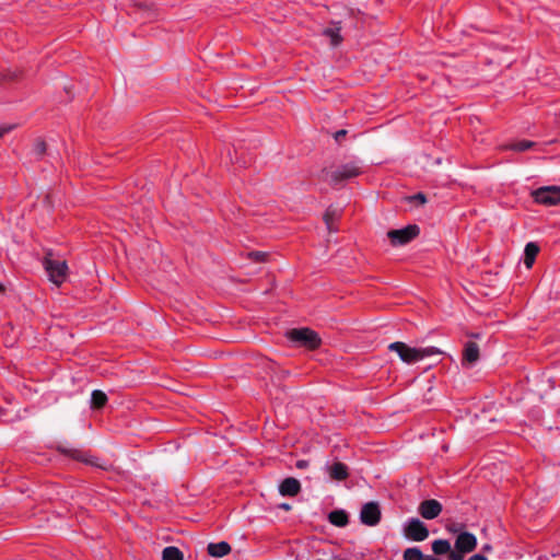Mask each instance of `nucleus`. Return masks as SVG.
I'll return each instance as SVG.
<instances>
[{
	"label": "nucleus",
	"mask_w": 560,
	"mask_h": 560,
	"mask_svg": "<svg viewBox=\"0 0 560 560\" xmlns=\"http://www.w3.org/2000/svg\"><path fill=\"white\" fill-rule=\"evenodd\" d=\"M431 548H432L433 553L436 556L447 555V557H448L453 552L451 542L446 539L433 540L431 544Z\"/></svg>",
	"instance_id": "nucleus-15"
},
{
	"label": "nucleus",
	"mask_w": 560,
	"mask_h": 560,
	"mask_svg": "<svg viewBox=\"0 0 560 560\" xmlns=\"http://www.w3.org/2000/svg\"><path fill=\"white\" fill-rule=\"evenodd\" d=\"M534 200L542 206H560V186L540 187L532 192Z\"/></svg>",
	"instance_id": "nucleus-6"
},
{
	"label": "nucleus",
	"mask_w": 560,
	"mask_h": 560,
	"mask_svg": "<svg viewBox=\"0 0 560 560\" xmlns=\"http://www.w3.org/2000/svg\"><path fill=\"white\" fill-rule=\"evenodd\" d=\"M301 491V483L295 478H285L280 485H279V492L283 497H294Z\"/></svg>",
	"instance_id": "nucleus-12"
},
{
	"label": "nucleus",
	"mask_w": 560,
	"mask_h": 560,
	"mask_svg": "<svg viewBox=\"0 0 560 560\" xmlns=\"http://www.w3.org/2000/svg\"><path fill=\"white\" fill-rule=\"evenodd\" d=\"M424 556L418 547L407 548L404 551V560H423Z\"/></svg>",
	"instance_id": "nucleus-21"
},
{
	"label": "nucleus",
	"mask_w": 560,
	"mask_h": 560,
	"mask_svg": "<svg viewBox=\"0 0 560 560\" xmlns=\"http://www.w3.org/2000/svg\"><path fill=\"white\" fill-rule=\"evenodd\" d=\"M419 234L417 225H408L400 230H392L387 233L394 246H401L412 241Z\"/></svg>",
	"instance_id": "nucleus-8"
},
{
	"label": "nucleus",
	"mask_w": 560,
	"mask_h": 560,
	"mask_svg": "<svg viewBox=\"0 0 560 560\" xmlns=\"http://www.w3.org/2000/svg\"><path fill=\"white\" fill-rule=\"evenodd\" d=\"M267 254L262 252H253L248 254V257L254 261H264L266 259Z\"/></svg>",
	"instance_id": "nucleus-23"
},
{
	"label": "nucleus",
	"mask_w": 560,
	"mask_h": 560,
	"mask_svg": "<svg viewBox=\"0 0 560 560\" xmlns=\"http://www.w3.org/2000/svg\"><path fill=\"white\" fill-rule=\"evenodd\" d=\"M482 551H485V552H491V551H492V547H491V545H489V544L483 545V546H482Z\"/></svg>",
	"instance_id": "nucleus-31"
},
{
	"label": "nucleus",
	"mask_w": 560,
	"mask_h": 560,
	"mask_svg": "<svg viewBox=\"0 0 560 560\" xmlns=\"http://www.w3.org/2000/svg\"><path fill=\"white\" fill-rule=\"evenodd\" d=\"M329 522L339 527H343L348 524V515L342 510H336L329 513L328 515Z\"/></svg>",
	"instance_id": "nucleus-17"
},
{
	"label": "nucleus",
	"mask_w": 560,
	"mask_h": 560,
	"mask_svg": "<svg viewBox=\"0 0 560 560\" xmlns=\"http://www.w3.org/2000/svg\"><path fill=\"white\" fill-rule=\"evenodd\" d=\"M325 471L330 479L337 481L345 480L348 477V467L340 462L327 464L325 466Z\"/></svg>",
	"instance_id": "nucleus-11"
},
{
	"label": "nucleus",
	"mask_w": 560,
	"mask_h": 560,
	"mask_svg": "<svg viewBox=\"0 0 560 560\" xmlns=\"http://www.w3.org/2000/svg\"><path fill=\"white\" fill-rule=\"evenodd\" d=\"M534 145H535V143L533 141L521 140V141H517V142L509 144L506 147V149H511V150H514V151L522 152V151H526V150L533 148Z\"/></svg>",
	"instance_id": "nucleus-22"
},
{
	"label": "nucleus",
	"mask_w": 560,
	"mask_h": 560,
	"mask_svg": "<svg viewBox=\"0 0 560 560\" xmlns=\"http://www.w3.org/2000/svg\"><path fill=\"white\" fill-rule=\"evenodd\" d=\"M404 536L412 541H423L429 537V529L418 518L408 520L402 526Z\"/></svg>",
	"instance_id": "nucleus-7"
},
{
	"label": "nucleus",
	"mask_w": 560,
	"mask_h": 560,
	"mask_svg": "<svg viewBox=\"0 0 560 560\" xmlns=\"http://www.w3.org/2000/svg\"><path fill=\"white\" fill-rule=\"evenodd\" d=\"M360 520L364 525L375 526L381 520V511L375 502H369L363 505Z\"/></svg>",
	"instance_id": "nucleus-9"
},
{
	"label": "nucleus",
	"mask_w": 560,
	"mask_h": 560,
	"mask_svg": "<svg viewBox=\"0 0 560 560\" xmlns=\"http://www.w3.org/2000/svg\"><path fill=\"white\" fill-rule=\"evenodd\" d=\"M14 125L12 124H3V125H0V138H2L5 133L10 132L11 130L14 129Z\"/></svg>",
	"instance_id": "nucleus-25"
},
{
	"label": "nucleus",
	"mask_w": 560,
	"mask_h": 560,
	"mask_svg": "<svg viewBox=\"0 0 560 560\" xmlns=\"http://www.w3.org/2000/svg\"><path fill=\"white\" fill-rule=\"evenodd\" d=\"M231 552V546L225 541L211 542L208 545V553L211 557H223Z\"/></svg>",
	"instance_id": "nucleus-14"
},
{
	"label": "nucleus",
	"mask_w": 560,
	"mask_h": 560,
	"mask_svg": "<svg viewBox=\"0 0 560 560\" xmlns=\"http://www.w3.org/2000/svg\"><path fill=\"white\" fill-rule=\"evenodd\" d=\"M360 174V167L354 163H348L338 166L334 170L325 172L324 179L330 184H337L339 182L350 179Z\"/></svg>",
	"instance_id": "nucleus-5"
},
{
	"label": "nucleus",
	"mask_w": 560,
	"mask_h": 560,
	"mask_svg": "<svg viewBox=\"0 0 560 560\" xmlns=\"http://www.w3.org/2000/svg\"><path fill=\"white\" fill-rule=\"evenodd\" d=\"M332 215H334L332 212L329 210L324 215V220L327 224L328 230H331Z\"/></svg>",
	"instance_id": "nucleus-26"
},
{
	"label": "nucleus",
	"mask_w": 560,
	"mask_h": 560,
	"mask_svg": "<svg viewBox=\"0 0 560 560\" xmlns=\"http://www.w3.org/2000/svg\"><path fill=\"white\" fill-rule=\"evenodd\" d=\"M423 560H439V559L433 556H424Z\"/></svg>",
	"instance_id": "nucleus-33"
},
{
	"label": "nucleus",
	"mask_w": 560,
	"mask_h": 560,
	"mask_svg": "<svg viewBox=\"0 0 560 560\" xmlns=\"http://www.w3.org/2000/svg\"><path fill=\"white\" fill-rule=\"evenodd\" d=\"M346 133H347V131L342 129V130L337 131L334 137L337 141H339L342 137L346 136Z\"/></svg>",
	"instance_id": "nucleus-28"
},
{
	"label": "nucleus",
	"mask_w": 560,
	"mask_h": 560,
	"mask_svg": "<svg viewBox=\"0 0 560 560\" xmlns=\"http://www.w3.org/2000/svg\"><path fill=\"white\" fill-rule=\"evenodd\" d=\"M477 537L469 532L458 533L455 537L454 549L447 560H464L467 553L472 552L477 547Z\"/></svg>",
	"instance_id": "nucleus-3"
},
{
	"label": "nucleus",
	"mask_w": 560,
	"mask_h": 560,
	"mask_svg": "<svg viewBox=\"0 0 560 560\" xmlns=\"http://www.w3.org/2000/svg\"><path fill=\"white\" fill-rule=\"evenodd\" d=\"M468 560H488V559L485 556L477 553V555L471 556Z\"/></svg>",
	"instance_id": "nucleus-30"
},
{
	"label": "nucleus",
	"mask_w": 560,
	"mask_h": 560,
	"mask_svg": "<svg viewBox=\"0 0 560 560\" xmlns=\"http://www.w3.org/2000/svg\"><path fill=\"white\" fill-rule=\"evenodd\" d=\"M280 508L285 510V511H289L291 509V505L288 504V503H282V504H280Z\"/></svg>",
	"instance_id": "nucleus-32"
},
{
	"label": "nucleus",
	"mask_w": 560,
	"mask_h": 560,
	"mask_svg": "<svg viewBox=\"0 0 560 560\" xmlns=\"http://www.w3.org/2000/svg\"><path fill=\"white\" fill-rule=\"evenodd\" d=\"M524 252H525L524 264L529 269L533 267L535 258L539 252V247L535 243H527Z\"/></svg>",
	"instance_id": "nucleus-16"
},
{
	"label": "nucleus",
	"mask_w": 560,
	"mask_h": 560,
	"mask_svg": "<svg viewBox=\"0 0 560 560\" xmlns=\"http://www.w3.org/2000/svg\"><path fill=\"white\" fill-rule=\"evenodd\" d=\"M163 560H183V552L176 547H166L162 551Z\"/></svg>",
	"instance_id": "nucleus-19"
},
{
	"label": "nucleus",
	"mask_w": 560,
	"mask_h": 560,
	"mask_svg": "<svg viewBox=\"0 0 560 560\" xmlns=\"http://www.w3.org/2000/svg\"><path fill=\"white\" fill-rule=\"evenodd\" d=\"M340 30H341L340 26L335 25V26L328 27L324 31V35L329 37L330 44L332 46H338L342 40V37L340 35Z\"/></svg>",
	"instance_id": "nucleus-18"
},
{
	"label": "nucleus",
	"mask_w": 560,
	"mask_h": 560,
	"mask_svg": "<svg viewBox=\"0 0 560 560\" xmlns=\"http://www.w3.org/2000/svg\"><path fill=\"white\" fill-rule=\"evenodd\" d=\"M388 350L395 352L406 364H413L424 360L425 358L442 353V351L436 347L417 348L401 341L392 342L388 346Z\"/></svg>",
	"instance_id": "nucleus-1"
},
{
	"label": "nucleus",
	"mask_w": 560,
	"mask_h": 560,
	"mask_svg": "<svg viewBox=\"0 0 560 560\" xmlns=\"http://www.w3.org/2000/svg\"><path fill=\"white\" fill-rule=\"evenodd\" d=\"M413 199L418 200L420 203H425L427 199H425V196L422 195V194H418L413 197Z\"/></svg>",
	"instance_id": "nucleus-29"
},
{
	"label": "nucleus",
	"mask_w": 560,
	"mask_h": 560,
	"mask_svg": "<svg viewBox=\"0 0 560 560\" xmlns=\"http://www.w3.org/2000/svg\"><path fill=\"white\" fill-rule=\"evenodd\" d=\"M295 466L299 469H305V468H307L310 466V462L305 460V459H300V460L296 462Z\"/></svg>",
	"instance_id": "nucleus-27"
},
{
	"label": "nucleus",
	"mask_w": 560,
	"mask_h": 560,
	"mask_svg": "<svg viewBox=\"0 0 560 560\" xmlns=\"http://www.w3.org/2000/svg\"><path fill=\"white\" fill-rule=\"evenodd\" d=\"M44 266L49 280L54 284L60 285L66 281L68 276V266L65 260H56L48 256L45 258Z\"/></svg>",
	"instance_id": "nucleus-4"
},
{
	"label": "nucleus",
	"mask_w": 560,
	"mask_h": 560,
	"mask_svg": "<svg viewBox=\"0 0 560 560\" xmlns=\"http://www.w3.org/2000/svg\"><path fill=\"white\" fill-rule=\"evenodd\" d=\"M0 290H2V285L0 284Z\"/></svg>",
	"instance_id": "nucleus-34"
},
{
	"label": "nucleus",
	"mask_w": 560,
	"mask_h": 560,
	"mask_svg": "<svg viewBox=\"0 0 560 560\" xmlns=\"http://www.w3.org/2000/svg\"><path fill=\"white\" fill-rule=\"evenodd\" d=\"M107 401V396L101 390H94L91 396V404L93 408H101Z\"/></svg>",
	"instance_id": "nucleus-20"
},
{
	"label": "nucleus",
	"mask_w": 560,
	"mask_h": 560,
	"mask_svg": "<svg viewBox=\"0 0 560 560\" xmlns=\"http://www.w3.org/2000/svg\"><path fill=\"white\" fill-rule=\"evenodd\" d=\"M479 359V347L475 342H467L464 349L463 365L469 368Z\"/></svg>",
	"instance_id": "nucleus-13"
},
{
	"label": "nucleus",
	"mask_w": 560,
	"mask_h": 560,
	"mask_svg": "<svg viewBox=\"0 0 560 560\" xmlns=\"http://www.w3.org/2000/svg\"><path fill=\"white\" fill-rule=\"evenodd\" d=\"M287 338L296 347L314 350L322 343L318 334L310 328H294L285 334Z\"/></svg>",
	"instance_id": "nucleus-2"
},
{
	"label": "nucleus",
	"mask_w": 560,
	"mask_h": 560,
	"mask_svg": "<svg viewBox=\"0 0 560 560\" xmlns=\"http://www.w3.org/2000/svg\"><path fill=\"white\" fill-rule=\"evenodd\" d=\"M419 513L425 520H433L442 512V505L436 500H424L419 505Z\"/></svg>",
	"instance_id": "nucleus-10"
},
{
	"label": "nucleus",
	"mask_w": 560,
	"mask_h": 560,
	"mask_svg": "<svg viewBox=\"0 0 560 560\" xmlns=\"http://www.w3.org/2000/svg\"><path fill=\"white\" fill-rule=\"evenodd\" d=\"M446 530L453 535H455V537L458 535V533H465L466 530H464L462 528L460 525L458 524H453V525H450L446 527Z\"/></svg>",
	"instance_id": "nucleus-24"
}]
</instances>
